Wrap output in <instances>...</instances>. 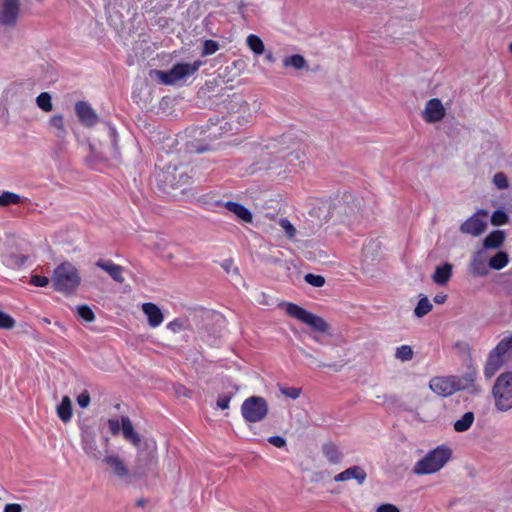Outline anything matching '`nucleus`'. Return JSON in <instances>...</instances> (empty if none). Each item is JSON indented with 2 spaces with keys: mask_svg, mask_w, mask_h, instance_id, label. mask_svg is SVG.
<instances>
[{
  "mask_svg": "<svg viewBox=\"0 0 512 512\" xmlns=\"http://www.w3.org/2000/svg\"><path fill=\"white\" fill-rule=\"evenodd\" d=\"M81 277L78 269L70 262L59 264L53 271L52 287L55 291L72 294L80 285Z\"/></svg>",
  "mask_w": 512,
  "mask_h": 512,
  "instance_id": "obj_1",
  "label": "nucleus"
},
{
  "mask_svg": "<svg viewBox=\"0 0 512 512\" xmlns=\"http://www.w3.org/2000/svg\"><path fill=\"white\" fill-rule=\"evenodd\" d=\"M451 449L441 445L429 451L422 459L413 466V473L416 475L433 474L441 470L451 458Z\"/></svg>",
  "mask_w": 512,
  "mask_h": 512,
  "instance_id": "obj_2",
  "label": "nucleus"
},
{
  "mask_svg": "<svg viewBox=\"0 0 512 512\" xmlns=\"http://www.w3.org/2000/svg\"><path fill=\"white\" fill-rule=\"evenodd\" d=\"M156 181L160 189L167 191L188 185L191 181V176L187 166L183 164H169L157 173Z\"/></svg>",
  "mask_w": 512,
  "mask_h": 512,
  "instance_id": "obj_3",
  "label": "nucleus"
},
{
  "mask_svg": "<svg viewBox=\"0 0 512 512\" xmlns=\"http://www.w3.org/2000/svg\"><path fill=\"white\" fill-rule=\"evenodd\" d=\"M495 407L501 412L512 409V372L500 374L492 388Z\"/></svg>",
  "mask_w": 512,
  "mask_h": 512,
  "instance_id": "obj_4",
  "label": "nucleus"
},
{
  "mask_svg": "<svg viewBox=\"0 0 512 512\" xmlns=\"http://www.w3.org/2000/svg\"><path fill=\"white\" fill-rule=\"evenodd\" d=\"M285 311L290 317L297 319L317 332L326 333L329 329L328 323L322 317L307 311L295 303H287Z\"/></svg>",
  "mask_w": 512,
  "mask_h": 512,
  "instance_id": "obj_5",
  "label": "nucleus"
},
{
  "mask_svg": "<svg viewBox=\"0 0 512 512\" xmlns=\"http://www.w3.org/2000/svg\"><path fill=\"white\" fill-rule=\"evenodd\" d=\"M269 411L268 403L261 396H251L241 405V414L247 423L260 422L266 418Z\"/></svg>",
  "mask_w": 512,
  "mask_h": 512,
  "instance_id": "obj_6",
  "label": "nucleus"
},
{
  "mask_svg": "<svg viewBox=\"0 0 512 512\" xmlns=\"http://www.w3.org/2000/svg\"><path fill=\"white\" fill-rule=\"evenodd\" d=\"M203 65L201 60L193 63H176L168 71H157L160 81L165 85H173L176 82L194 74Z\"/></svg>",
  "mask_w": 512,
  "mask_h": 512,
  "instance_id": "obj_7",
  "label": "nucleus"
},
{
  "mask_svg": "<svg viewBox=\"0 0 512 512\" xmlns=\"http://www.w3.org/2000/svg\"><path fill=\"white\" fill-rule=\"evenodd\" d=\"M429 387L437 395L447 397L461 389V381L455 376L434 377L430 380Z\"/></svg>",
  "mask_w": 512,
  "mask_h": 512,
  "instance_id": "obj_8",
  "label": "nucleus"
},
{
  "mask_svg": "<svg viewBox=\"0 0 512 512\" xmlns=\"http://www.w3.org/2000/svg\"><path fill=\"white\" fill-rule=\"evenodd\" d=\"M488 212L480 209L460 225V231L472 236L481 235L487 228Z\"/></svg>",
  "mask_w": 512,
  "mask_h": 512,
  "instance_id": "obj_9",
  "label": "nucleus"
},
{
  "mask_svg": "<svg viewBox=\"0 0 512 512\" xmlns=\"http://www.w3.org/2000/svg\"><path fill=\"white\" fill-rule=\"evenodd\" d=\"M20 15L19 0H1L0 6V25L5 27H15Z\"/></svg>",
  "mask_w": 512,
  "mask_h": 512,
  "instance_id": "obj_10",
  "label": "nucleus"
},
{
  "mask_svg": "<svg viewBox=\"0 0 512 512\" xmlns=\"http://www.w3.org/2000/svg\"><path fill=\"white\" fill-rule=\"evenodd\" d=\"M446 114V109L438 98H432L426 102L423 118L427 123L440 122Z\"/></svg>",
  "mask_w": 512,
  "mask_h": 512,
  "instance_id": "obj_11",
  "label": "nucleus"
},
{
  "mask_svg": "<svg viewBox=\"0 0 512 512\" xmlns=\"http://www.w3.org/2000/svg\"><path fill=\"white\" fill-rule=\"evenodd\" d=\"M75 113L78 117L79 122L85 127H93L99 121L98 115L88 102H76Z\"/></svg>",
  "mask_w": 512,
  "mask_h": 512,
  "instance_id": "obj_12",
  "label": "nucleus"
},
{
  "mask_svg": "<svg viewBox=\"0 0 512 512\" xmlns=\"http://www.w3.org/2000/svg\"><path fill=\"white\" fill-rule=\"evenodd\" d=\"M367 478L366 471L361 466H352L334 477V481L343 482L355 479L359 485L364 484Z\"/></svg>",
  "mask_w": 512,
  "mask_h": 512,
  "instance_id": "obj_13",
  "label": "nucleus"
},
{
  "mask_svg": "<svg viewBox=\"0 0 512 512\" xmlns=\"http://www.w3.org/2000/svg\"><path fill=\"white\" fill-rule=\"evenodd\" d=\"M142 311L147 316L148 324L152 328L160 326L164 320L161 309L152 302L142 304Z\"/></svg>",
  "mask_w": 512,
  "mask_h": 512,
  "instance_id": "obj_14",
  "label": "nucleus"
},
{
  "mask_svg": "<svg viewBox=\"0 0 512 512\" xmlns=\"http://www.w3.org/2000/svg\"><path fill=\"white\" fill-rule=\"evenodd\" d=\"M96 266L108 273V275L116 282L122 284L124 282L123 271L121 265L115 264L111 260L99 259Z\"/></svg>",
  "mask_w": 512,
  "mask_h": 512,
  "instance_id": "obj_15",
  "label": "nucleus"
},
{
  "mask_svg": "<svg viewBox=\"0 0 512 512\" xmlns=\"http://www.w3.org/2000/svg\"><path fill=\"white\" fill-rule=\"evenodd\" d=\"M103 462L111 469L118 478H125L129 475V470L124 461L117 455H107Z\"/></svg>",
  "mask_w": 512,
  "mask_h": 512,
  "instance_id": "obj_16",
  "label": "nucleus"
},
{
  "mask_svg": "<svg viewBox=\"0 0 512 512\" xmlns=\"http://www.w3.org/2000/svg\"><path fill=\"white\" fill-rule=\"evenodd\" d=\"M505 361L506 358L491 351L484 367L485 377L488 379L492 378L504 365Z\"/></svg>",
  "mask_w": 512,
  "mask_h": 512,
  "instance_id": "obj_17",
  "label": "nucleus"
},
{
  "mask_svg": "<svg viewBox=\"0 0 512 512\" xmlns=\"http://www.w3.org/2000/svg\"><path fill=\"white\" fill-rule=\"evenodd\" d=\"M224 207L230 212L234 213L241 221L245 223H251L253 221V215L251 211L238 202L227 201L224 203Z\"/></svg>",
  "mask_w": 512,
  "mask_h": 512,
  "instance_id": "obj_18",
  "label": "nucleus"
},
{
  "mask_svg": "<svg viewBox=\"0 0 512 512\" xmlns=\"http://www.w3.org/2000/svg\"><path fill=\"white\" fill-rule=\"evenodd\" d=\"M250 118H251V113H250V109L248 108V106L247 105L241 106V108L238 111V115L231 114L230 121H225L224 126L221 125L219 128L220 129L225 128L226 132L227 131L232 132L233 127H232L231 121H234V119H235L240 126H243L250 122Z\"/></svg>",
  "mask_w": 512,
  "mask_h": 512,
  "instance_id": "obj_19",
  "label": "nucleus"
},
{
  "mask_svg": "<svg viewBox=\"0 0 512 512\" xmlns=\"http://www.w3.org/2000/svg\"><path fill=\"white\" fill-rule=\"evenodd\" d=\"M322 453L330 464H340L343 459V453L333 442H326L322 445Z\"/></svg>",
  "mask_w": 512,
  "mask_h": 512,
  "instance_id": "obj_20",
  "label": "nucleus"
},
{
  "mask_svg": "<svg viewBox=\"0 0 512 512\" xmlns=\"http://www.w3.org/2000/svg\"><path fill=\"white\" fill-rule=\"evenodd\" d=\"M122 434L125 440L132 443L134 446H139L141 443L140 435L134 430L133 425L129 417L123 416L121 418Z\"/></svg>",
  "mask_w": 512,
  "mask_h": 512,
  "instance_id": "obj_21",
  "label": "nucleus"
},
{
  "mask_svg": "<svg viewBox=\"0 0 512 512\" xmlns=\"http://www.w3.org/2000/svg\"><path fill=\"white\" fill-rule=\"evenodd\" d=\"M452 265L450 263H444L441 266H437L434 274L432 275L433 281L437 285H446L452 276Z\"/></svg>",
  "mask_w": 512,
  "mask_h": 512,
  "instance_id": "obj_22",
  "label": "nucleus"
},
{
  "mask_svg": "<svg viewBox=\"0 0 512 512\" xmlns=\"http://www.w3.org/2000/svg\"><path fill=\"white\" fill-rule=\"evenodd\" d=\"M505 241V233L501 230L490 232L483 240L485 249H497L503 245Z\"/></svg>",
  "mask_w": 512,
  "mask_h": 512,
  "instance_id": "obj_23",
  "label": "nucleus"
},
{
  "mask_svg": "<svg viewBox=\"0 0 512 512\" xmlns=\"http://www.w3.org/2000/svg\"><path fill=\"white\" fill-rule=\"evenodd\" d=\"M485 257L486 255L483 250H479L474 254L473 259L471 261V269L473 274L482 276L487 273V270L484 265Z\"/></svg>",
  "mask_w": 512,
  "mask_h": 512,
  "instance_id": "obj_24",
  "label": "nucleus"
},
{
  "mask_svg": "<svg viewBox=\"0 0 512 512\" xmlns=\"http://www.w3.org/2000/svg\"><path fill=\"white\" fill-rule=\"evenodd\" d=\"M57 415L65 423L72 418V402L68 396H64L57 406Z\"/></svg>",
  "mask_w": 512,
  "mask_h": 512,
  "instance_id": "obj_25",
  "label": "nucleus"
},
{
  "mask_svg": "<svg viewBox=\"0 0 512 512\" xmlns=\"http://www.w3.org/2000/svg\"><path fill=\"white\" fill-rule=\"evenodd\" d=\"M475 420L474 413L471 411H468L464 413V415L454 422V430L456 432H465L467 431L473 424Z\"/></svg>",
  "mask_w": 512,
  "mask_h": 512,
  "instance_id": "obj_26",
  "label": "nucleus"
},
{
  "mask_svg": "<svg viewBox=\"0 0 512 512\" xmlns=\"http://www.w3.org/2000/svg\"><path fill=\"white\" fill-rule=\"evenodd\" d=\"M49 126L56 130V137L64 138L67 135V131L64 126V119L61 114H56L50 117Z\"/></svg>",
  "mask_w": 512,
  "mask_h": 512,
  "instance_id": "obj_27",
  "label": "nucleus"
},
{
  "mask_svg": "<svg viewBox=\"0 0 512 512\" xmlns=\"http://www.w3.org/2000/svg\"><path fill=\"white\" fill-rule=\"evenodd\" d=\"M508 262V254L505 251H498L493 257L490 258L489 266L494 270H501L508 264Z\"/></svg>",
  "mask_w": 512,
  "mask_h": 512,
  "instance_id": "obj_28",
  "label": "nucleus"
},
{
  "mask_svg": "<svg viewBox=\"0 0 512 512\" xmlns=\"http://www.w3.org/2000/svg\"><path fill=\"white\" fill-rule=\"evenodd\" d=\"M22 202L19 194L11 191H3L0 194V207H7L9 205H17Z\"/></svg>",
  "mask_w": 512,
  "mask_h": 512,
  "instance_id": "obj_29",
  "label": "nucleus"
},
{
  "mask_svg": "<svg viewBox=\"0 0 512 512\" xmlns=\"http://www.w3.org/2000/svg\"><path fill=\"white\" fill-rule=\"evenodd\" d=\"M247 45L256 55H261L264 53V43L261 38L255 34H250L247 37Z\"/></svg>",
  "mask_w": 512,
  "mask_h": 512,
  "instance_id": "obj_30",
  "label": "nucleus"
},
{
  "mask_svg": "<svg viewBox=\"0 0 512 512\" xmlns=\"http://www.w3.org/2000/svg\"><path fill=\"white\" fill-rule=\"evenodd\" d=\"M512 350V335L505 337L502 339L496 347L492 350V352L496 353L503 358H506V355Z\"/></svg>",
  "mask_w": 512,
  "mask_h": 512,
  "instance_id": "obj_31",
  "label": "nucleus"
},
{
  "mask_svg": "<svg viewBox=\"0 0 512 512\" xmlns=\"http://www.w3.org/2000/svg\"><path fill=\"white\" fill-rule=\"evenodd\" d=\"M433 309V305L429 301V299L424 296L421 297L417 303V306L415 307L414 314L421 318L425 315H427L429 312H431Z\"/></svg>",
  "mask_w": 512,
  "mask_h": 512,
  "instance_id": "obj_32",
  "label": "nucleus"
},
{
  "mask_svg": "<svg viewBox=\"0 0 512 512\" xmlns=\"http://www.w3.org/2000/svg\"><path fill=\"white\" fill-rule=\"evenodd\" d=\"M284 66H291L297 70H300L305 67L306 61L303 56L299 54H295L289 57H286L283 61Z\"/></svg>",
  "mask_w": 512,
  "mask_h": 512,
  "instance_id": "obj_33",
  "label": "nucleus"
},
{
  "mask_svg": "<svg viewBox=\"0 0 512 512\" xmlns=\"http://www.w3.org/2000/svg\"><path fill=\"white\" fill-rule=\"evenodd\" d=\"M36 103L45 112H50L53 109L51 96L47 92L40 93L36 98Z\"/></svg>",
  "mask_w": 512,
  "mask_h": 512,
  "instance_id": "obj_34",
  "label": "nucleus"
},
{
  "mask_svg": "<svg viewBox=\"0 0 512 512\" xmlns=\"http://www.w3.org/2000/svg\"><path fill=\"white\" fill-rule=\"evenodd\" d=\"M413 354V349L409 345H401L397 347L395 351V357L402 362L411 360L413 358Z\"/></svg>",
  "mask_w": 512,
  "mask_h": 512,
  "instance_id": "obj_35",
  "label": "nucleus"
},
{
  "mask_svg": "<svg viewBox=\"0 0 512 512\" xmlns=\"http://www.w3.org/2000/svg\"><path fill=\"white\" fill-rule=\"evenodd\" d=\"M219 50V43L212 39H207L204 41L201 55L202 56H210L216 53Z\"/></svg>",
  "mask_w": 512,
  "mask_h": 512,
  "instance_id": "obj_36",
  "label": "nucleus"
},
{
  "mask_svg": "<svg viewBox=\"0 0 512 512\" xmlns=\"http://www.w3.org/2000/svg\"><path fill=\"white\" fill-rule=\"evenodd\" d=\"M83 449L88 455L96 459L100 458L101 456V452L96 448V443L94 439H85L83 441Z\"/></svg>",
  "mask_w": 512,
  "mask_h": 512,
  "instance_id": "obj_37",
  "label": "nucleus"
},
{
  "mask_svg": "<svg viewBox=\"0 0 512 512\" xmlns=\"http://www.w3.org/2000/svg\"><path fill=\"white\" fill-rule=\"evenodd\" d=\"M509 216L508 214L503 210H496L491 215V223L494 226H501L508 222Z\"/></svg>",
  "mask_w": 512,
  "mask_h": 512,
  "instance_id": "obj_38",
  "label": "nucleus"
},
{
  "mask_svg": "<svg viewBox=\"0 0 512 512\" xmlns=\"http://www.w3.org/2000/svg\"><path fill=\"white\" fill-rule=\"evenodd\" d=\"M77 314L86 322H92L95 319V314L88 305H79L77 307Z\"/></svg>",
  "mask_w": 512,
  "mask_h": 512,
  "instance_id": "obj_39",
  "label": "nucleus"
},
{
  "mask_svg": "<svg viewBox=\"0 0 512 512\" xmlns=\"http://www.w3.org/2000/svg\"><path fill=\"white\" fill-rule=\"evenodd\" d=\"M279 225L283 229L287 238L293 239L296 236V229L287 218H281L279 220Z\"/></svg>",
  "mask_w": 512,
  "mask_h": 512,
  "instance_id": "obj_40",
  "label": "nucleus"
},
{
  "mask_svg": "<svg viewBox=\"0 0 512 512\" xmlns=\"http://www.w3.org/2000/svg\"><path fill=\"white\" fill-rule=\"evenodd\" d=\"M16 321L9 314L0 311V329L10 330L14 328Z\"/></svg>",
  "mask_w": 512,
  "mask_h": 512,
  "instance_id": "obj_41",
  "label": "nucleus"
},
{
  "mask_svg": "<svg viewBox=\"0 0 512 512\" xmlns=\"http://www.w3.org/2000/svg\"><path fill=\"white\" fill-rule=\"evenodd\" d=\"M304 279L313 287H322L325 284V278L322 275L308 273L305 275Z\"/></svg>",
  "mask_w": 512,
  "mask_h": 512,
  "instance_id": "obj_42",
  "label": "nucleus"
},
{
  "mask_svg": "<svg viewBox=\"0 0 512 512\" xmlns=\"http://www.w3.org/2000/svg\"><path fill=\"white\" fill-rule=\"evenodd\" d=\"M493 183L498 189H506L509 186L508 178L503 172H497L493 176Z\"/></svg>",
  "mask_w": 512,
  "mask_h": 512,
  "instance_id": "obj_43",
  "label": "nucleus"
},
{
  "mask_svg": "<svg viewBox=\"0 0 512 512\" xmlns=\"http://www.w3.org/2000/svg\"><path fill=\"white\" fill-rule=\"evenodd\" d=\"M280 392L288 398L297 399L301 395L302 389L297 387H280Z\"/></svg>",
  "mask_w": 512,
  "mask_h": 512,
  "instance_id": "obj_44",
  "label": "nucleus"
},
{
  "mask_svg": "<svg viewBox=\"0 0 512 512\" xmlns=\"http://www.w3.org/2000/svg\"><path fill=\"white\" fill-rule=\"evenodd\" d=\"M30 283L37 287H45L49 284V279L42 275H33L30 279Z\"/></svg>",
  "mask_w": 512,
  "mask_h": 512,
  "instance_id": "obj_45",
  "label": "nucleus"
},
{
  "mask_svg": "<svg viewBox=\"0 0 512 512\" xmlns=\"http://www.w3.org/2000/svg\"><path fill=\"white\" fill-rule=\"evenodd\" d=\"M231 398H232V394L220 395L217 399V406L222 410L228 409L229 405H230Z\"/></svg>",
  "mask_w": 512,
  "mask_h": 512,
  "instance_id": "obj_46",
  "label": "nucleus"
},
{
  "mask_svg": "<svg viewBox=\"0 0 512 512\" xmlns=\"http://www.w3.org/2000/svg\"><path fill=\"white\" fill-rule=\"evenodd\" d=\"M90 400L91 399H90L89 392L87 390H84L81 394L78 395L77 404L81 408H86L90 404Z\"/></svg>",
  "mask_w": 512,
  "mask_h": 512,
  "instance_id": "obj_47",
  "label": "nucleus"
},
{
  "mask_svg": "<svg viewBox=\"0 0 512 512\" xmlns=\"http://www.w3.org/2000/svg\"><path fill=\"white\" fill-rule=\"evenodd\" d=\"M183 328H184L183 321L178 318L170 321L167 324V329L173 333H177V332L183 330Z\"/></svg>",
  "mask_w": 512,
  "mask_h": 512,
  "instance_id": "obj_48",
  "label": "nucleus"
},
{
  "mask_svg": "<svg viewBox=\"0 0 512 512\" xmlns=\"http://www.w3.org/2000/svg\"><path fill=\"white\" fill-rule=\"evenodd\" d=\"M108 426L113 435L119 434L122 431V424L118 419H109Z\"/></svg>",
  "mask_w": 512,
  "mask_h": 512,
  "instance_id": "obj_49",
  "label": "nucleus"
},
{
  "mask_svg": "<svg viewBox=\"0 0 512 512\" xmlns=\"http://www.w3.org/2000/svg\"><path fill=\"white\" fill-rule=\"evenodd\" d=\"M268 442L277 448H283L286 445V440L282 436H271Z\"/></svg>",
  "mask_w": 512,
  "mask_h": 512,
  "instance_id": "obj_50",
  "label": "nucleus"
},
{
  "mask_svg": "<svg viewBox=\"0 0 512 512\" xmlns=\"http://www.w3.org/2000/svg\"><path fill=\"white\" fill-rule=\"evenodd\" d=\"M376 512H400V510L395 505L386 503L378 506Z\"/></svg>",
  "mask_w": 512,
  "mask_h": 512,
  "instance_id": "obj_51",
  "label": "nucleus"
},
{
  "mask_svg": "<svg viewBox=\"0 0 512 512\" xmlns=\"http://www.w3.org/2000/svg\"><path fill=\"white\" fill-rule=\"evenodd\" d=\"M4 512H22V508L19 504L11 503L5 506Z\"/></svg>",
  "mask_w": 512,
  "mask_h": 512,
  "instance_id": "obj_52",
  "label": "nucleus"
},
{
  "mask_svg": "<svg viewBox=\"0 0 512 512\" xmlns=\"http://www.w3.org/2000/svg\"><path fill=\"white\" fill-rule=\"evenodd\" d=\"M175 391L178 395L190 397V391L184 385H177Z\"/></svg>",
  "mask_w": 512,
  "mask_h": 512,
  "instance_id": "obj_53",
  "label": "nucleus"
},
{
  "mask_svg": "<svg viewBox=\"0 0 512 512\" xmlns=\"http://www.w3.org/2000/svg\"><path fill=\"white\" fill-rule=\"evenodd\" d=\"M446 300H447V295L444 293H439V294L435 295L433 298V301L436 304H444L446 302Z\"/></svg>",
  "mask_w": 512,
  "mask_h": 512,
  "instance_id": "obj_54",
  "label": "nucleus"
},
{
  "mask_svg": "<svg viewBox=\"0 0 512 512\" xmlns=\"http://www.w3.org/2000/svg\"><path fill=\"white\" fill-rule=\"evenodd\" d=\"M136 504H137V506H139V507H144V506H145V504H146V501H145V499L141 498V499H139V500L137 501V503H136Z\"/></svg>",
  "mask_w": 512,
  "mask_h": 512,
  "instance_id": "obj_55",
  "label": "nucleus"
},
{
  "mask_svg": "<svg viewBox=\"0 0 512 512\" xmlns=\"http://www.w3.org/2000/svg\"><path fill=\"white\" fill-rule=\"evenodd\" d=\"M509 52L512 53V42L509 44Z\"/></svg>",
  "mask_w": 512,
  "mask_h": 512,
  "instance_id": "obj_56",
  "label": "nucleus"
},
{
  "mask_svg": "<svg viewBox=\"0 0 512 512\" xmlns=\"http://www.w3.org/2000/svg\"><path fill=\"white\" fill-rule=\"evenodd\" d=\"M227 262H228V261L226 260V261H225V263H227ZM223 267H224L225 269H227V268H229V265L223 264Z\"/></svg>",
  "mask_w": 512,
  "mask_h": 512,
  "instance_id": "obj_57",
  "label": "nucleus"
}]
</instances>
